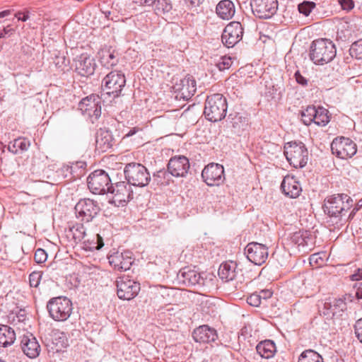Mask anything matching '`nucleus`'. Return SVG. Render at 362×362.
I'll return each mask as SVG.
<instances>
[{
  "instance_id": "1",
  "label": "nucleus",
  "mask_w": 362,
  "mask_h": 362,
  "mask_svg": "<svg viewBox=\"0 0 362 362\" xmlns=\"http://www.w3.org/2000/svg\"><path fill=\"white\" fill-rule=\"evenodd\" d=\"M353 199L346 194H335L325 199L322 209L330 218L341 221V217L353 206Z\"/></svg>"
},
{
  "instance_id": "2",
  "label": "nucleus",
  "mask_w": 362,
  "mask_h": 362,
  "mask_svg": "<svg viewBox=\"0 0 362 362\" xmlns=\"http://www.w3.org/2000/svg\"><path fill=\"white\" fill-rule=\"evenodd\" d=\"M334 44L327 39L314 40L310 47V59L315 64L323 65L331 62L336 56Z\"/></svg>"
},
{
  "instance_id": "3",
  "label": "nucleus",
  "mask_w": 362,
  "mask_h": 362,
  "mask_svg": "<svg viewBox=\"0 0 362 362\" xmlns=\"http://www.w3.org/2000/svg\"><path fill=\"white\" fill-rule=\"evenodd\" d=\"M227 108L226 98L222 94L215 93L207 96L204 114L207 120L216 122L226 117Z\"/></svg>"
},
{
  "instance_id": "4",
  "label": "nucleus",
  "mask_w": 362,
  "mask_h": 362,
  "mask_svg": "<svg viewBox=\"0 0 362 362\" xmlns=\"http://www.w3.org/2000/svg\"><path fill=\"white\" fill-rule=\"evenodd\" d=\"M284 153L291 165L295 168H303L309 159L308 148L300 141L287 142L284 146Z\"/></svg>"
},
{
  "instance_id": "5",
  "label": "nucleus",
  "mask_w": 362,
  "mask_h": 362,
  "mask_svg": "<svg viewBox=\"0 0 362 362\" xmlns=\"http://www.w3.org/2000/svg\"><path fill=\"white\" fill-rule=\"evenodd\" d=\"M47 309L52 319L57 322H64L71 315L73 304L67 297H54L47 302Z\"/></svg>"
},
{
  "instance_id": "6",
  "label": "nucleus",
  "mask_w": 362,
  "mask_h": 362,
  "mask_svg": "<svg viewBox=\"0 0 362 362\" xmlns=\"http://www.w3.org/2000/svg\"><path fill=\"white\" fill-rule=\"evenodd\" d=\"M126 84L124 74L121 71H112L102 81V96L112 95L113 98H118Z\"/></svg>"
},
{
  "instance_id": "7",
  "label": "nucleus",
  "mask_w": 362,
  "mask_h": 362,
  "mask_svg": "<svg viewBox=\"0 0 362 362\" xmlns=\"http://www.w3.org/2000/svg\"><path fill=\"white\" fill-rule=\"evenodd\" d=\"M301 120L308 126L313 122L318 126L325 127L330 121L329 111L322 106L309 105L300 111Z\"/></svg>"
},
{
  "instance_id": "8",
  "label": "nucleus",
  "mask_w": 362,
  "mask_h": 362,
  "mask_svg": "<svg viewBox=\"0 0 362 362\" xmlns=\"http://www.w3.org/2000/svg\"><path fill=\"white\" fill-rule=\"evenodd\" d=\"M116 285L117 296L123 300L134 298L140 291V284L126 275L118 277Z\"/></svg>"
},
{
  "instance_id": "9",
  "label": "nucleus",
  "mask_w": 362,
  "mask_h": 362,
  "mask_svg": "<svg viewBox=\"0 0 362 362\" xmlns=\"http://www.w3.org/2000/svg\"><path fill=\"white\" fill-rule=\"evenodd\" d=\"M332 154L341 159L351 158L356 153V144L350 139L335 138L331 144Z\"/></svg>"
},
{
  "instance_id": "10",
  "label": "nucleus",
  "mask_w": 362,
  "mask_h": 362,
  "mask_svg": "<svg viewBox=\"0 0 362 362\" xmlns=\"http://www.w3.org/2000/svg\"><path fill=\"white\" fill-rule=\"evenodd\" d=\"M74 209L77 218H81L82 221L88 223L98 214L100 207L97 202L83 199L76 204Z\"/></svg>"
},
{
  "instance_id": "11",
  "label": "nucleus",
  "mask_w": 362,
  "mask_h": 362,
  "mask_svg": "<svg viewBox=\"0 0 362 362\" xmlns=\"http://www.w3.org/2000/svg\"><path fill=\"white\" fill-rule=\"evenodd\" d=\"M243 33L244 28L242 24L238 21H232L223 29L221 41L226 47H233L242 40Z\"/></svg>"
},
{
  "instance_id": "12",
  "label": "nucleus",
  "mask_w": 362,
  "mask_h": 362,
  "mask_svg": "<svg viewBox=\"0 0 362 362\" xmlns=\"http://www.w3.org/2000/svg\"><path fill=\"white\" fill-rule=\"evenodd\" d=\"M250 6L253 14L259 18H269L278 8L277 0H250Z\"/></svg>"
},
{
  "instance_id": "13",
  "label": "nucleus",
  "mask_w": 362,
  "mask_h": 362,
  "mask_svg": "<svg viewBox=\"0 0 362 362\" xmlns=\"http://www.w3.org/2000/svg\"><path fill=\"white\" fill-rule=\"evenodd\" d=\"M177 280L180 285L196 288H202L205 284V279L201 274L189 267L180 269L177 275Z\"/></svg>"
},
{
  "instance_id": "14",
  "label": "nucleus",
  "mask_w": 362,
  "mask_h": 362,
  "mask_svg": "<svg viewBox=\"0 0 362 362\" xmlns=\"http://www.w3.org/2000/svg\"><path fill=\"white\" fill-rule=\"evenodd\" d=\"M148 183L139 182L136 185V182H110V185L114 188V192L110 193L113 194L114 197L110 201V203L116 205V203L118 202L119 204L124 205L130 199V184L142 187L146 186Z\"/></svg>"
},
{
  "instance_id": "15",
  "label": "nucleus",
  "mask_w": 362,
  "mask_h": 362,
  "mask_svg": "<svg viewBox=\"0 0 362 362\" xmlns=\"http://www.w3.org/2000/svg\"><path fill=\"white\" fill-rule=\"evenodd\" d=\"M247 258L256 265H262L268 258V247L263 244L252 242L245 248Z\"/></svg>"
},
{
  "instance_id": "16",
  "label": "nucleus",
  "mask_w": 362,
  "mask_h": 362,
  "mask_svg": "<svg viewBox=\"0 0 362 362\" xmlns=\"http://www.w3.org/2000/svg\"><path fill=\"white\" fill-rule=\"evenodd\" d=\"M132 255V252L129 250L124 252L117 251L109 255L107 258L110 264L115 270L122 272L130 269L134 262Z\"/></svg>"
},
{
  "instance_id": "17",
  "label": "nucleus",
  "mask_w": 362,
  "mask_h": 362,
  "mask_svg": "<svg viewBox=\"0 0 362 362\" xmlns=\"http://www.w3.org/2000/svg\"><path fill=\"white\" fill-rule=\"evenodd\" d=\"M127 181H150V174L147 169L140 163H128L124 170Z\"/></svg>"
},
{
  "instance_id": "18",
  "label": "nucleus",
  "mask_w": 362,
  "mask_h": 362,
  "mask_svg": "<svg viewBox=\"0 0 362 362\" xmlns=\"http://www.w3.org/2000/svg\"><path fill=\"white\" fill-rule=\"evenodd\" d=\"M75 71L81 76L88 77L94 74L96 63L93 57L87 54L77 56L74 59Z\"/></svg>"
},
{
  "instance_id": "19",
  "label": "nucleus",
  "mask_w": 362,
  "mask_h": 362,
  "mask_svg": "<svg viewBox=\"0 0 362 362\" xmlns=\"http://www.w3.org/2000/svg\"><path fill=\"white\" fill-rule=\"evenodd\" d=\"M189 168V162L184 156L172 157L168 164V170L170 175L175 177H184Z\"/></svg>"
},
{
  "instance_id": "20",
  "label": "nucleus",
  "mask_w": 362,
  "mask_h": 362,
  "mask_svg": "<svg viewBox=\"0 0 362 362\" xmlns=\"http://www.w3.org/2000/svg\"><path fill=\"white\" fill-rule=\"evenodd\" d=\"M176 91L180 93V96L184 100H189L197 90V82L192 76L187 75L180 79L174 86Z\"/></svg>"
},
{
  "instance_id": "21",
  "label": "nucleus",
  "mask_w": 362,
  "mask_h": 362,
  "mask_svg": "<svg viewBox=\"0 0 362 362\" xmlns=\"http://www.w3.org/2000/svg\"><path fill=\"white\" fill-rule=\"evenodd\" d=\"M192 337L196 342L210 343L214 341L217 337L216 330L209 325H204L194 329Z\"/></svg>"
},
{
  "instance_id": "22",
  "label": "nucleus",
  "mask_w": 362,
  "mask_h": 362,
  "mask_svg": "<svg viewBox=\"0 0 362 362\" xmlns=\"http://www.w3.org/2000/svg\"><path fill=\"white\" fill-rule=\"evenodd\" d=\"M21 346L23 353L30 358L39 356L40 346L33 334L23 335L21 341Z\"/></svg>"
},
{
  "instance_id": "23",
  "label": "nucleus",
  "mask_w": 362,
  "mask_h": 362,
  "mask_svg": "<svg viewBox=\"0 0 362 362\" xmlns=\"http://www.w3.org/2000/svg\"><path fill=\"white\" fill-rule=\"evenodd\" d=\"M98 55L101 65L107 69L116 66L119 60V53L110 47L102 49Z\"/></svg>"
},
{
  "instance_id": "24",
  "label": "nucleus",
  "mask_w": 362,
  "mask_h": 362,
  "mask_svg": "<svg viewBox=\"0 0 362 362\" xmlns=\"http://www.w3.org/2000/svg\"><path fill=\"white\" fill-rule=\"evenodd\" d=\"M224 175L223 165L218 163H209L203 169L202 177L203 181H218Z\"/></svg>"
},
{
  "instance_id": "25",
  "label": "nucleus",
  "mask_w": 362,
  "mask_h": 362,
  "mask_svg": "<svg viewBox=\"0 0 362 362\" xmlns=\"http://www.w3.org/2000/svg\"><path fill=\"white\" fill-rule=\"evenodd\" d=\"M174 289L161 287L156 293L154 303L160 307L171 305L174 303Z\"/></svg>"
},
{
  "instance_id": "26",
  "label": "nucleus",
  "mask_w": 362,
  "mask_h": 362,
  "mask_svg": "<svg viewBox=\"0 0 362 362\" xmlns=\"http://www.w3.org/2000/svg\"><path fill=\"white\" fill-rule=\"evenodd\" d=\"M95 145L96 148L102 152L111 148L113 145V138L110 132L100 129L97 134Z\"/></svg>"
},
{
  "instance_id": "27",
  "label": "nucleus",
  "mask_w": 362,
  "mask_h": 362,
  "mask_svg": "<svg viewBox=\"0 0 362 362\" xmlns=\"http://www.w3.org/2000/svg\"><path fill=\"white\" fill-rule=\"evenodd\" d=\"M217 15L223 20L230 19L235 14V6L230 0H222L216 7Z\"/></svg>"
},
{
  "instance_id": "28",
  "label": "nucleus",
  "mask_w": 362,
  "mask_h": 362,
  "mask_svg": "<svg viewBox=\"0 0 362 362\" xmlns=\"http://www.w3.org/2000/svg\"><path fill=\"white\" fill-rule=\"evenodd\" d=\"M237 264L234 262L222 263L218 268L219 277L226 281H233L237 276Z\"/></svg>"
},
{
  "instance_id": "29",
  "label": "nucleus",
  "mask_w": 362,
  "mask_h": 362,
  "mask_svg": "<svg viewBox=\"0 0 362 362\" xmlns=\"http://www.w3.org/2000/svg\"><path fill=\"white\" fill-rule=\"evenodd\" d=\"M16 340V333L13 328L8 325H0V347L12 345Z\"/></svg>"
},
{
  "instance_id": "30",
  "label": "nucleus",
  "mask_w": 362,
  "mask_h": 362,
  "mask_svg": "<svg viewBox=\"0 0 362 362\" xmlns=\"http://www.w3.org/2000/svg\"><path fill=\"white\" fill-rule=\"evenodd\" d=\"M256 350L261 357L270 358L276 352V345L272 340H264L257 345Z\"/></svg>"
},
{
  "instance_id": "31",
  "label": "nucleus",
  "mask_w": 362,
  "mask_h": 362,
  "mask_svg": "<svg viewBox=\"0 0 362 362\" xmlns=\"http://www.w3.org/2000/svg\"><path fill=\"white\" fill-rule=\"evenodd\" d=\"M155 13L158 16H168L173 13V5L170 0H153L152 5Z\"/></svg>"
},
{
  "instance_id": "32",
  "label": "nucleus",
  "mask_w": 362,
  "mask_h": 362,
  "mask_svg": "<svg viewBox=\"0 0 362 362\" xmlns=\"http://www.w3.org/2000/svg\"><path fill=\"white\" fill-rule=\"evenodd\" d=\"M30 146V141L26 138H18L9 142L8 150L13 154L24 152Z\"/></svg>"
},
{
  "instance_id": "33",
  "label": "nucleus",
  "mask_w": 362,
  "mask_h": 362,
  "mask_svg": "<svg viewBox=\"0 0 362 362\" xmlns=\"http://www.w3.org/2000/svg\"><path fill=\"white\" fill-rule=\"evenodd\" d=\"M281 190L286 197L296 198L300 195L302 188L299 182H281Z\"/></svg>"
},
{
  "instance_id": "34",
  "label": "nucleus",
  "mask_w": 362,
  "mask_h": 362,
  "mask_svg": "<svg viewBox=\"0 0 362 362\" xmlns=\"http://www.w3.org/2000/svg\"><path fill=\"white\" fill-rule=\"evenodd\" d=\"M99 98L100 97L95 94L87 96L81 100L78 104V107L82 112H86L88 115H90L91 111L95 105H96V103Z\"/></svg>"
},
{
  "instance_id": "35",
  "label": "nucleus",
  "mask_w": 362,
  "mask_h": 362,
  "mask_svg": "<svg viewBox=\"0 0 362 362\" xmlns=\"http://www.w3.org/2000/svg\"><path fill=\"white\" fill-rule=\"evenodd\" d=\"M86 163L83 161H78L69 166V181H77L82 178L86 174Z\"/></svg>"
},
{
  "instance_id": "36",
  "label": "nucleus",
  "mask_w": 362,
  "mask_h": 362,
  "mask_svg": "<svg viewBox=\"0 0 362 362\" xmlns=\"http://www.w3.org/2000/svg\"><path fill=\"white\" fill-rule=\"evenodd\" d=\"M87 182L89 190L94 194H105L113 192L114 188L110 182Z\"/></svg>"
},
{
  "instance_id": "37",
  "label": "nucleus",
  "mask_w": 362,
  "mask_h": 362,
  "mask_svg": "<svg viewBox=\"0 0 362 362\" xmlns=\"http://www.w3.org/2000/svg\"><path fill=\"white\" fill-rule=\"evenodd\" d=\"M351 294L346 295L344 298V300L341 298L334 299L332 302L329 303V309L333 315H336L337 313L341 311H344L346 309V304L345 300L352 301Z\"/></svg>"
},
{
  "instance_id": "38",
  "label": "nucleus",
  "mask_w": 362,
  "mask_h": 362,
  "mask_svg": "<svg viewBox=\"0 0 362 362\" xmlns=\"http://www.w3.org/2000/svg\"><path fill=\"white\" fill-rule=\"evenodd\" d=\"M298 362H323V358L317 351L308 349L301 353Z\"/></svg>"
},
{
  "instance_id": "39",
  "label": "nucleus",
  "mask_w": 362,
  "mask_h": 362,
  "mask_svg": "<svg viewBox=\"0 0 362 362\" xmlns=\"http://www.w3.org/2000/svg\"><path fill=\"white\" fill-rule=\"evenodd\" d=\"M351 36L349 23L346 21H341L339 23L336 38L337 40L346 41Z\"/></svg>"
},
{
  "instance_id": "40",
  "label": "nucleus",
  "mask_w": 362,
  "mask_h": 362,
  "mask_svg": "<svg viewBox=\"0 0 362 362\" xmlns=\"http://www.w3.org/2000/svg\"><path fill=\"white\" fill-rule=\"evenodd\" d=\"M86 181H111V179L104 170L99 169L90 173Z\"/></svg>"
},
{
  "instance_id": "41",
  "label": "nucleus",
  "mask_w": 362,
  "mask_h": 362,
  "mask_svg": "<svg viewBox=\"0 0 362 362\" xmlns=\"http://www.w3.org/2000/svg\"><path fill=\"white\" fill-rule=\"evenodd\" d=\"M247 119L243 117L240 114H236L234 117L232 118V126L238 132L240 130H244L247 126Z\"/></svg>"
},
{
  "instance_id": "42",
  "label": "nucleus",
  "mask_w": 362,
  "mask_h": 362,
  "mask_svg": "<svg viewBox=\"0 0 362 362\" xmlns=\"http://www.w3.org/2000/svg\"><path fill=\"white\" fill-rule=\"evenodd\" d=\"M349 54L352 57L362 59V40H358L351 45Z\"/></svg>"
},
{
  "instance_id": "43",
  "label": "nucleus",
  "mask_w": 362,
  "mask_h": 362,
  "mask_svg": "<svg viewBox=\"0 0 362 362\" xmlns=\"http://www.w3.org/2000/svg\"><path fill=\"white\" fill-rule=\"evenodd\" d=\"M315 7V4L313 1H303L298 5V8L300 13L308 16Z\"/></svg>"
},
{
  "instance_id": "44",
  "label": "nucleus",
  "mask_w": 362,
  "mask_h": 362,
  "mask_svg": "<svg viewBox=\"0 0 362 362\" xmlns=\"http://www.w3.org/2000/svg\"><path fill=\"white\" fill-rule=\"evenodd\" d=\"M233 64L232 58L224 56L221 57L220 60L216 63V66L220 71H224L229 69Z\"/></svg>"
},
{
  "instance_id": "45",
  "label": "nucleus",
  "mask_w": 362,
  "mask_h": 362,
  "mask_svg": "<svg viewBox=\"0 0 362 362\" xmlns=\"http://www.w3.org/2000/svg\"><path fill=\"white\" fill-rule=\"evenodd\" d=\"M42 273L41 272H33L29 275V283L31 287L37 288L41 281Z\"/></svg>"
},
{
  "instance_id": "46",
  "label": "nucleus",
  "mask_w": 362,
  "mask_h": 362,
  "mask_svg": "<svg viewBox=\"0 0 362 362\" xmlns=\"http://www.w3.org/2000/svg\"><path fill=\"white\" fill-rule=\"evenodd\" d=\"M47 259V255L45 250L38 248L35 250L34 259L37 264L44 263Z\"/></svg>"
},
{
  "instance_id": "47",
  "label": "nucleus",
  "mask_w": 362,
  "mask_h": 362,
  "mask_svg": "<svg viewBox=\"0 0 362 362\" xmlns=\"http://www.w3.org/2000/svg\"><path fill=\"white\" fill-rule=\"evenodd\" d=\"M291 238L292 241L298 246H304L308 244L306 237L303 236L300 232L295 233Z\"/></svg>"
},
{
  "instance_id": "48",
  "label": "nucleus",
  "mask_w": 362,
  "mask_h": 362,
  "mask_svg": "<svg viewBox=\"0 0 362 362\" xmlns=\"http://www.w3.org/2000/svg\"><path fill=\"white\" fill-rule=\"evenodd\" d=\"M69 166L64 165L56 171L57 177L58 179H67L66 181H69Z\"/></svg>"
},
{
  "instance_id": "49",
  "label": "nucleus",
  "mask_w": 362,
  "mask_h": 362,
  "mask_svg": "<svg viewBox=\"0 0 362 362\" xmlns=\"http://www.w3.org/2000/svg\"><path fill=\"white\" fill-rule=\"evenodd\" d=\"M247 302L252 306L258 307L261 304L262 301L259 298L258 293L255 292L247 297Z\"/></svg>"
},
{
  "instance_id": "50",
  "label": "nucleus",
  "mask_w": 362,
  "mask_h": 362,
  "mask_svg": "<svg viewBox=\"0 0 362 362\" xmlns=\"http://www.w3.org/2000/svg\"><path fill=\"white\" fill-rule=\"evenodd\" d=\"M356 337L362 343V317L356 322L354 325Z\"/></svg>"
},
{
  "instance_id": "51",
  "label": "nucleus",
  "mask_w": 362,
  "mask_h": 362,
  "mask_svg": "<svg viewBox=\"0 0 362 362\" xmlns=\"http://www.w3.org/2000/svg\"><path fill=\"white\" fill-rule=\"evenodd\" d=\"M339 3L343 10L349 11L354 7V2L353 0H339Z\"/></svg>"
},
{
  "instance_id": "52",
  "label": "nucleus",
  "mask_w": 362,
  "mask_h": 362,
  "mask_svg": "<svg viewBox=\"0 0 362 362\" xmlns=\"http://www.w3.org/2000/svg\"><path fill=\"white\" fill-rule=\"evenodd\" d=\"M169 170H160L157 171L156 173L153 174V177L160 178V179H165L167 180V181H170L169 175H170Z\"/></svg>"
},
{
  "instance_id": "53",
  "label": "nucleus",
  "mask_w": 362,
  "mask_h": 362,
  "mask_svg": "<svg viewBox=\"0 0 362 362\" xmlns=\"http://www.w3.org/2000/svg\"><path fill=\"white\" fill-rule=\"evenodd\" d=\"M74 229H76V230L78 233V234H76V233H74V238L75 240H81V239H83L84 238V235H85V230H84V228L83 226L81 225V226H78L76 227H73V228L71 229L74 230Z\"/></svg>"
},
{
  "instance_id": "54",
  "label": "nucleus",
  "mask_w": 362,
  "mask_h": 362,
  "mask_svg": "<svg viewBox=\"0 0 362 362\" xmlns=\"http://www.w3.org/2000/svg\"><path fill=\"white\" fill-rule=\"evenodd\" d=\"M294 77L298 84L303 86H306L308 85V80L300 74L299 71H296L294 74Z\"/></svg>"
},
{
  "instance_id": "55",
  "label": "nucleus",
  "mask_w": 362,
  "mask_h": 362,
  "mask_svg": "<svg viewBox=\"0 0 362 362\" xmlns=\"http://www.w3.org/2000/svg\"><path fill=\"white\" fill-rule=\"evenodd\" d=\"M100 98L96 103V105H95L94 108H93V110L91 111V115H89L90 117L94 116L95 118H98L101 115V106L100 105Z\"/></svg>"
},
{
  "instance_id": "56",
  "label": "nucleus",
  "mask_w": 362,
  "mask_h": 362,
  "mask_svg": "<svg viewBox=\"0 0 362 362\" xmlns=\"http://www.w3.org/2000/svg\"><path fill=\"white\" fill-rule=\"evenodd\" d=\"M354 295L358 300L362 299V282L356 283L354 286Z\"/></svg>"
},
{
  "instance_id": "57",
  "label": "nucleus",
  "mask_w": 362,
  "mask_h": 362,
  "mask_svg": "<svg viewBox=\"0 0 362 362\" xmlns=\"http://www.w3.org/2000/svg\"><path fill=\"white\" fill-rule=\"evenodd\" d=\"M272 293H273L270 290L264 289V290L260 291L259 293H258V295L259 296L260 300H262V299L267 300V299L271 298L272 296Z\"/></svg>"
},
{
  "instance_id": "58",
  "label": "nucleus",
  "mask_w": 362,
  "mask_h": 362,
  "mask_svg": "<svg viewBox=\"0 0 362 362\" xmlns=\"http://www.w3.org/2000/svg\"><path fill=\"white\" fill-rule=\"evenodd\" d=\"M16 18H18V21H26L28 18V11H18L15 14Z\"/></svg>"
},
{
  "instance_id": "59",
  "label": "nucleus",
  "mask_w": 362,
  "mask_h": 362,
  "mask_svg": "<svg viewBox=\"0 0 362 362\" xmlns=\"http://www.w3.org/2000/svg\"><path fill=\"white\" fill-rule=\"evenodd\" d=\"M362 207V199H360L358 203L356 204V205L355 206V207L352 209V211H351L349 216V218L350 219H352L355 214L357 213V211Z\"/></svg>"
},
{
  "instance_id": "60",
  "label": "nucleus",
  "mask_w": 362,
  "mask_h": 362,
  "mask_svg": "<svg viewBox=\"0 0 362 362\" xmlns=\"http://www.w3.org/2000/svg\"><path fill=\"white\" fill-rule=\"evenodd\" d=\"M350 278L352 281H359L362 279V269H358L350 276Z\"/></svg>"
},
{
  "instance_id": "61",
  "label": "nucleus",
  "mask_w": 362,
  "mask_h": 362,
  "mask_svg": "<svg viewBox=\"0 0 362 362\" xmlns=\"http://www.w3.org/2000/svg\"><path fill=\"white\" fill-rule=\"evenodd\" d=\"M185 3L191 7L199 6L204 1V0H185Z\"/></svg>"
},
{
  "instance_id": "62",
  "label": "nucleus",
  "mask_w": 362,
  "mask_h": 362,
  "mask_svg": "<svg viewBox=\"0 0 362 362\" xmlns=\"http://www.w3.org/2000/svg\"><path fill=\"white\" fill-rule=\"evenodd\" d=\"M96 245L95 248L97 250H100L104 246L103 239L99 234L97 235Z\"/></svg>"
},
{
  "instance_id": "63",
  "label": "nucleus",
  "mask_w": 362,
  "mask_h": 362,
  "mask_svg": "<svg viewBox=\"0 0 362 362\" xmlns=\"http://www.w3.org/2000/svg\"><path fill=\"white\" fill-rule=\"evenodd\" d=\"M319 259L321 260V262L323 261L322 259L319 257V254H313V255H310V264H312L313 262L319 264V262H318Z\"/></svg>"
},
{
  "instance_id": "64",
  "label": "nucleus",
  "mask_w": 362,
  "mask_h": 362,
  "mask_svg": "<svg viewBox=\"0 0 362 362\" xmlns=\"http://www.w3.org/2000/svg\"><path fill=\"white\" fill-rule=\"evenodd\" d=\"M136 4H139L141 5L150 6L152 5L153 0H136Z\"/></svg>"
}]
</instances>
